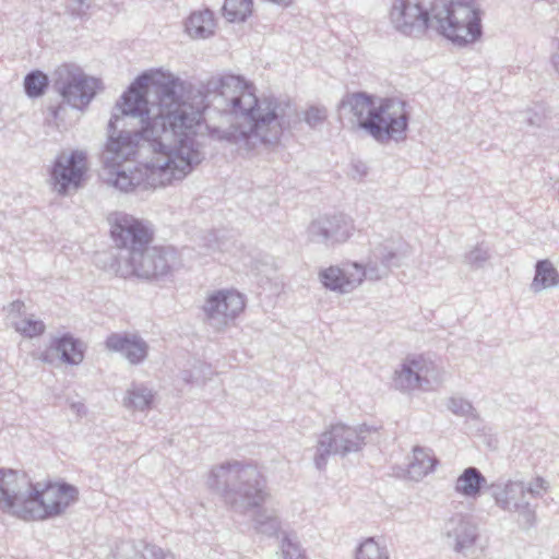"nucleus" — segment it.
Masks as SVG:
<instances>
[{"label":"nucleus","instance_id":"nucleus-12","mask_svg":"<svg viewBox=\"0 0 559 559\" xmlns=\"http://www.w3.org/2000/svg\"><path fill=\"white\" fill-rule=\"evenodd\" d=\"M87 171V157L83 151L74 150L70 154H59L50 169V178L58 193L68 194L71 188L78 189Z\"/></svg>","mask_w":559,"mask_h":559},{"label":"nucleus","instance_id":"nucleus-28","mask_svg":"<svg viewBox=\"0 0 559 559\" xmlns=\"http://www.w3.org/2000/svg\"><path fill=\"white\" fill-rule=\"evenodd\" d=\"M23 85L25 94L29 98H38L46 93L49 78L40 70H33L25 75Z\"/></svg>","mask_w":559,"mask_h":559},{"label":"nucleus","instance_id":"nucleus-30","mask_svg":"<svg viewBox=\"0 0 559 559\" xmlns=\"http://www.w3.org/2000/svg\"><path fill=\"white\" fill-rule=\"evenodd\" d=\"M356 559H390V557L385 546L379 545L373 537H369L357 547Z\"/></svg>","mask_w":559,"mask_h":559},{"label":"nucleus","instance_id":"nucleus-36","mask_svg":"<svg viewBox=\"0 0 559 559\" xmlns=\"http://www.w3.org/2000/svg\"><path fill=\"white\" fill-rule=\"evenodd\" d=\"M91 7L92 0H69L66 9L71 16L84 19L87 16Z\"/></svg>","mask_w":559,"mask_h":559},{"label":"nucleus","instance_id":"nucleus-4","mask_svg":"<svg viewBox=\"0 0 559 559\" xmlns=\"http://www.w3.org/2000/svg\"><path fill=\"white\" fill-rule=\"evenodd\" d=\"M26 473L0 467V511L22 520H45L63 514L79 499L75 486L48 483L39 489Z\"/></svg>","mask_w":559,"mask_h":559},{"label":"nucleus","instance_id":"nucleus-42","mask_svg":"<svg viewBox=\"0 0 559 559\" xmlns=\"http://www.w3.org/2000/svg\"><path fill=\"white\" fill-rule=\"evenodd\" d=\"M328 112L324 107L317 106V123L326 119Z\"/></svg>","mask_w":559,"mask_h":559},{"label":"nucleus","instance_id":"nucleus-7","mask_svg":"<svg viewBox=\"0 0 559 559\" xmlns=\"http://www.w3.org/2000/svg\"><path fill=\"white\" fill-rule=\"evenodd\" d=\"M411 115L406 103L399 98H381L371 111L370 119L365 121V132L377 142L383 144L390 141L406 139Z\"/></svg>","mask_w":559,"mask_h":559},{"label":"nucleus","instance_id":"nucleus-17","mask_svg":"<svg viewBox=\"0 0 559 559\" xmlns=\"http://www.w3.org/2000/svg\"><path fill=\"white\" fill-rule=\"evenodd\" d=\"M58 357L63 364L79 365L84 359L83 343L70 333L52 338L50 346L41 354L44 362L52 364Z\"/></svg>","mask_w":559,"mask_h":559},{"label":"nucleus","instance_id":"nucleus-24","mask_svg":"<svg viewBox=\"0 0 559 559\" xmlns=\"http://www.w3.org/2000/svg\"><path fill=\"white\" fill-rule=\"evenodd\" d=\"M559 285V272L548 259L538 260L535 264V275L531 284L534 293Z\"/></svg>","mask_w":559,"mask_h":559},{"label":"nucleus","instance_id":"nucleus-16","mask_svg":"<svg viewBox=\"0 0 559 559\" xmlns=\"http://www.w3.org/2000/svg\"><path fill=\"white\" fill-rule=\"evenodd\" d=\"M354 230L353 219L343 213L326 214L317 221V237L326 247L346 242Z\"/></svg>","mask_w":559,"mask_h":559},{"label":"nucleus","instance_id":"nucleus-11","mask_svg":"<svg viewBox=\"0 0 559 559\" xmlns=\"http://www.w3.org/2000/svg\"><path fill=\"white\" fill-rule=\"evenodd\" d=\"M111 237L118 248L128 251V257L138 258L152 242L153 230L147 223L128 214H120L111 227Z\"/></svg>","mask_w":559,"mask_h":559},{"label":"nucleus","instance_id":"nucleus-39","mask_svg":"<svg viewBox=\"0 0 559 559\" xmlns=\"http://www.w3.org/2000/svg\"><path fill=\"white\" fill-rule=\"evenodd\" d=\"M254 527H258V520H261L262 522H266L267 520H274L277 518L273 511H267L265 509H262L261 506L259 508H254Z\"/></svg>","mask_w":559,"mask_h":559},{"label":"nucleus","instance_id":"nucleus-23","mask_svg":"<svg viewBox=\"0 0 559 559\" xmlns=\"http://www.w3.org/2000/svg\"><path fill=\"white\" fill-rule=\"evenodd\" d=\"M185 26L190 37L207 38L214 34V15L209 9L192 12L186 21Z\"/></svg>","mask_w":559,"mask_h":559},{"label":"nucleus","instance_id":"nucleus-20","mask_svg":"<svg viewBox=\"0 0 559 559\" xmlns=\"http://www.w3.org/2000/svg\"><path fill=\"white\" fill-rule=\"evenodd\" d=\"M377 105L374 96L366 92H357L345 95L338 108L352 114L354 117L353 126L365 131V121L370 119L371 111L376 110Z\"/></svg>","mask_w":559,"mask_h":559},{"label":"nucleus","instance_id":"nucleus-22","mask_svg":"<svg viewBox=\"0 0 559 559\" xmlns=\"http://www.w3.org/2000/svg\"><path fill=\"white\" fill-rule=\"evenodd\" d=\"M487 479L481 472L475 467H466L455 481V491L465 498H477L480 496Z\"/></svg>","mask_w":559,"mask_h":559},{"label":"nucleus","instance_id":"nucleus-31","mask_svg":"<svg viewBox=\"0 0 559 559\" xmlns=\"http://www.w3.org/2000/svg\"><path fill=\"white\" fill-rule=\"evenodd\" d=\"M281 551L284 559H307L296 535L281 533Z\"/></svg>","mask_w":559,"mask_h":559},{"label":"nucleus","instance_id":"nucleus-6","mask_svg":"<svg viewBox=\"0 0 559 559\" xmlns=\"http://www.w3.org/2000/svg\"><path fill=\"white\" fill-rule=\"evenodd\" d=\"M180 265L179 253L174 247L148 245L138 258L127 257L123 264L119 263L117 273L123 278L135 276L145 281H159L171 276Z\"/></svg>","mask_w":559,"mask_h":559},{"label":"nucleus","instance_id":"nucleus-37","mask_svg":"<svg viewBox=\"0 0 559 559\" xmlns=\"http://www.w3.org/2000/svg\"><path fill=\"white\" fill-rule=\"evenodd\" d=\"M255 530L261 534L273 536L280 530V521L277 518L274 520H267L266 522L258 520V527Z\"/></svg>","mask_w":559,"mask_h":559},{"label":"nucleus","instance_id":"nucleus-13","mask_svg":"<svg viewBox=\"0 0 559 559\" xmlns=\"http://www.w3.org/2000/svg\"><path fill=\"white\" fill-rule=\"evenodd\" d=\"M245 308L243 296L235 290H217L210 295L203 306L207 323L222 330Z\"/></svg>","mask_w":559,"mask_h":559},{"label":"nucleus","instance_id":"nucleus-10","mask_svg":"<svg viewBox=\"0 0 559 559\" xmlns=\"http://www.w3.org/2000/svg\"><path fill=\"white\" fill-rule=\"evenodd\" d=\"M496 504L503 511L515 512L522 530H530L536 524L535 508L526 500V484L522 480H507L491 484Z\"/></svg>","mask_w":559,"mask_h":559},{"label":"nucleus","instance_id":"nucleus-26","mask_svg":"<svg viewBox=\"0 0 559 559\" xmlns=\"http://www.w3.org/2000/svg\"><path fill=\"white\" fill-rule=\"evenodd\" d=\"M437 462V459L424 448L415 447L413 460L408 465V473L414 478H421L435 469Z\"/></svg>","mask_w":559,"mask_h":559},{"label":"nucleus","instance_id":"nucleus-15","mask_svg":"<svg viewBox=\"0 0 559 559\" xmlns=\"http://www.w3.org/2000/svg\"><path fill=\"white\" fill-rule=\"evenodd\" d=\"M442 535L455 552L465 555L476 544L479 530L471 516L459 513L445 521Z\"/></svg>","mask_w":559,"mask_h":559},{"label":"nucleus","instance_id":"nucleus-29","mask_svg":"<svg viewBox=\"0 0 559 559\" xmlns=\"http://www.w3.org/2000/svg\"><path fill=\"white\" fill-rule=\"evenodd\" d=\"M371 254L376 261L381 263L385 272H390L392 267L401 266V254L386 243L378 245Z\"/></svg>","mask_w":559,"mask_h":559},{"label":"nucleus","instance_id":"nucleus-9","mask_svg":"<svg viewBox=\"0 0 559 559\" xmlns=\"http://www.w3.org/2000/svg\"><path fill=\"white\" fill-rule=\"evenodd\" d=\"M371 428L366 425L350 427L344 424L332 425L326 431L321 433L317 452V468L324 465V455L337 454L346 456L349 453L360 451L366 444L367 435Z\"/></svg>","mask_w":559,"mask_h":559},{"label":"nucleus","instance_id":"nucleus-33","mask_svg":"<svg viewBox=\"0 0 559 559\" xmlns=\"http://www.w3.org/2000/svg\"><path fill=\"white\" fill-rule=\"evenodd\" d=\"M489 259V248L485 245V242H480L464 255V263L473 270H478L484 267Z\"/></svg>","mask_w":559,"mask_h":559},{"label":"nucleus","instance_id":"nucleus-43","mask_svg":"<svg viewBox=\"0 0 559 559\" xmlns=\"http://www.w3.org/2000/svg\"><path fill=\"white\" fill-rule=\"evenodd\" d=\"M71 408L78 413V415H81L82 413H85V406L82 403H72Z\"/></svg>","mask_w":559,"mask_h":559},{"label":"nucleus","instance_id":"nucleus-32","mask_svg":"<svg viewBox=\"0 0 559 559\" xmlns=\"http://www.w3.org/2000/svg\"><path fill=\"white\" fill-rule=\"evenodd\" d=\"M447 406H448V409L456 416L467 417L473 420L480 419L479 414L475 409L473 404L463 397H455V396L450 397L448 400Z\"/></svg>","mask_w":559,"mask_h":559},{"label":"nucleus","instance_id":"nucleus-25","mask_svg":"<svg viewBox=\"0 0 559 559\" xmlns=\"http://www.w3.org/2000/svg\"><path fill=\"white\" fill-rule=\"evenodd\" d=\"M153 392L143 384L132 383L127 390L123 405L129 409L144 411L153 403Z\"/></svg>","mask_w":559,"mask_h":559},{"label":"nucleus","instance_id":"nucleus-3","mask_svg":"<svg viewBox=\"0 0 559 559\" xmlns=\"http://www.w3.org/2000/svg\"><path fill=\"white\" fill-rule=\"evenodd\" d=\"M481 15L477 0H393L390 12L400 33L420 37L433 28L457 47L481 38Z\"/></svg>","mask_w":559,"mask_h":559},{"label":"nucleus","instance_id":"nucleus-19","mask_svg":"<svg viewBox=\"0 0 559 559\" xmlns=\"http://www.w3.org/2000/svg\"><path fill=\"white\" fill-rule=\"evenodd\" d=\"M352 262L343 264V266L332 265L322 270L319 274L320 281L326 289L338 294H348L361 284V275L359 271L353 273Z\"/></svg>","mask_w":559,"mask_h":559},{"label":"nucleus","instance_id":"nucleus-1","mask_svg":"<svg viewBox=\"0 0 559 559\" xmlns=\"http://www.w3.org/2000/svg\"><path fill=\"white\" fill-rule=\"evenodd\" d=\"M183 83L163 72L141 73L117 102L102 154L107 181L120 191L165 187L204 159L195 140L203 114L183 102Z\"/></svg>","mask_w":559,"mask_h":559},{"label":"nucleus","instance_id":"nucleus-44","mask_svg":"<svg viewBox=\"0 0 559 559\" xmlns=\"http://www.w3.org/2000/svg\"><path fill=\"white\" fill-rule=\"evenodd\" d=\"M311 119H314V107L311 106L306 112V120L309 124H311Z\"/></svg>","mask_w":559,"mask_h":559},{"label":"nucleus","instance_id":"nucleus-27","mask_svg":"<svg viewBox=\"0 0 559 559\" xmlns=\"http://www.w3.org/2000/svg\"><path fill=\"white\" fill-rule=\"evenodd\" d=\"M253 0H225L223 15L228 22H245L252 13Z\"/></svg>","mask_w":559,"mask_h":559},{"label":"nucleus","instance_id":"nucleus-40","mask_svg":"<svg viewBox=\"0 0 559 559\" xmlns=\"http://www.w3.org/2000/svg\"><path fill=\"white\" fill-rule=\"evenodd\" d=\"M24 308V302L21 300H15L9 305V311L11 313H21Z\"/></svg>","mask_w":559,"mask_h":559},{"label":"nucleus","instance_id":"nucleus-34","mask_svg":"<svg viewBox=\"0 0 559 559\" xmlns=\"http://www.w3.org/2000/svg\"><path fill=\"white\" fill-rule=\"evenodd\" d=\"M13 326L19 333L28 338L41 335L46 329L43 321L33 318H25L15 321Z\"/></svg>","mask_w":559,"mask_h":559},{"label":"nucleus","instance_id":"nucleus-14","mask_svg":"<svg viewBox=\"0 0 559 559\" xmlns=\"http://www.w3.org/2000/svg\"><path fill=\"white\" fill-rule=\"evenodd\" d=\"M432 362L423 355H409L395 370L392 385L401 392H412L415 390H428L430 381L428 379Z\"/></svg>","mask_w":559,"mask_h":559},{"label":"nucleus","instance_id":"nucleus-45","mask_svg":"<svg viewBox=\"0 0 559 559\" xmlns=\"http://www.w3.org/2000/svg\"><path fill=\"white\" fill-rule=\"evenodd\" d=\"M60 109H61V106H59V107H55V108H51V112H52V116H53L55 118H57V117H58V115H59V110H60Z\"/></svg>","mask_w":559,"mask_h":559},{"label":"nucleus","instance_id":"nucleus-2","mask_svg":"<svg viewBox=\"0 0 559 559\" xmlns=\"http://www.w3.org/2000/svg\"><path fill=\"white\" fill-rule=\"evenodd\" d=\"M204 102L218 112L239 120L226 129L209 128L211 139L252 152L278 142L289 127V104L273 96L258 97L252 83L235 74L211 78L204 85Z\"/></svg>","mask_w":559,"mask_h":559},{"label":"nucleus","instance_id":"nucleus-18","mask_svg":"<svg viewBox=\"0 0 559 559\" xmlns=\"http://www.w3.org/2000/svg\"><path fill=\"white\" fill-rule=\"evenodd\" d=\"M106 348L121 354L130 364L139 365L147 356L148 345L136 334L111 333L105 341Z\"/></svg>","mask_w":559,"mask_h":559},{"label":"nucleus","instance_id":"nucleus-21","mask_svg":"<svg viewBox=\"0 0 559 559\" xmlns=\"http://www.w3.org/2000/svg\"><path fill=\"white\" fill-rule=\"evenodd\" d=\"M116 559H175V556L143 540H126L117 546Z\"/></svg>","mask_w":559,"mask_h":559},{"label":"nucleus","instance_id":"nucleus-5","mask_svg":"<svg viewBox=\"0 0 559 559\" xmlns=\"http://www.w3.org/2000/svg\"><path fill=\"white\" fill-rule=\"evenodd\" d=\"M207 485L222 496L231 511L239 514L259 508L266 498L262 474L255 466L239 461H227L214 466Z\"/></svg>","mask_w":559,"mask_h":559},{"label":"nucleus","instance_id":"nucleus-38","mask_svg":"<svg viewBox=\"0 0 559 559\" xmlns=\"http://www.w3.org/2000/svg\"><path fill=\"white\" fill-rule=\"evenodd\" d=\"M526 495L533 498L542 497V491L546 490V481L543 477L537 476L532 483L526 485Z\"/></svg>","mask_w":559,"mask_h":559},{"label":"nucleus","instance_id":"nucleus-35","mask_svg":"<svg viewBox=\"0 0 559 559\" xmlns=\"http://www.w3.org/2000/svg\"><path fill=\"white\" fill-rule=\"evenodd\" d=\"M352 267L354 269L353 273H355V271H359V273H362V275L360 276L361 283L364 282L365 278H368L370 281H379L389 274V272H385L383 267L380 269L378 266L377 261H369L366 264V266L357 262H352Z\"/></svg>","mask_w":559,"mask_h":559},{"label":"nucleus","instance_id":"nucleus-41","mask_svg":"<svg viewBox=\"0 0 559 559\" xmlns=\"http://www.w3.org/2000/svg\"><path fill=\"white\" fill-rule=\"evenodd\" d=\"M551 63L556 72L559 74V45L557 47V50L551 56Z\"/></svg>","mask_w":559,"mask_h":559},{"label":"nucleus","instance_id":"nucleus-8","mask_svg":"<svg viewBox=\"0 0 559 559\" xmlns=\"http://www.w3.org/2000/svg\"><path fill=\"white\" fill-rule=\"evenodd\" d=\"M100 84V80L85 74L82 69L71 64L58 67L52 79L53 88L64 102L76 109H83L92 102Z\"/></svg>","mask_w":559,"mask_h":559}]
</instances>
